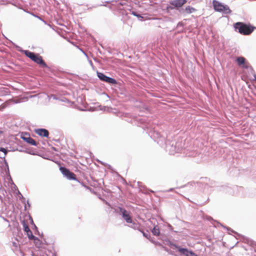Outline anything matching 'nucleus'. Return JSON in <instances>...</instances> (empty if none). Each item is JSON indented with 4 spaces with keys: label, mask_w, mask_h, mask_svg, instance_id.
I'll list each match as a JSON object with an SVG mask.
<instances>
[{
    "label": "nucleus",
    "mask_w": 256,
    "mask_h": 256,
    "mask_svg": "<svg viewBox=\"0 0 256 256\" xmlns=\"http://www.w3.org/2000/svg\"><path fill=\"white\" fill-rule=\"evenodd\" d=\"M168 253L172 256H178V255L176 254H175V252L174 250H169V252H168Z\"/></svg>",
    "instance_id": "f704fd0d"
},
{
    "label": "nucleus",
    "mask_w": 256,
    "mask_h": 256,
    "mask_svg": "<svg viewBox=\"0 0 256 256\" xmlns=\"http://www.w3.org/2000/svg\"><path fill=\"white\" fill-rule=\"evenodd\" d=\"M221 226H222L224 228H226L228 232V234H230V232H233V233H236V234H237V232H236L235 231H234L233 230H232L231 228H229V227H228V226H224V225L220 224Z\"/></svg>",
    "instance_id": "bb28decb"
},
{
    "label": "nucleus",
    "mask_w": 256,
    "mask_h": 256,
    "mask_svg": "<svg viewBox=\"0 0 256 256\" xmlns=\"http://www.w3.org/2000/svg\"><path fill=\"white\" fill-rule=\"evenodd\" d=\"M80 50H82V52L84 54V55H85V56H86L88 58V54H86L84 51H83V50H82V49H80Z\"/></svg>",
    "instance_id": "5fc2aeb1"
},
{
    "label": "nucleus",
    "mask_w": 256,
    "mask_h": 256,
    "mask_svg": "<svg viewBox=\"0 0 256 256\" xmlns=\"http://www.w3.org/2000/svg\"><path fill=\"white\" fill-rule=\"evenodd\" d=\"M60 170L64 176L69 180H74L80 182L83 186H85L83 182H80L76 176V175L71 172L69 169L64 166H60Z\"/></svg>",
    "instance_id": "0eeeda50"
},
{
    "label": "nucleus",
    "mask_w": 256,
    "mask_h": 256,
    "mask_svg": "<svg viewBox=\"0 0 256 256\" xmlns=\"http://www.w3.org/2000/svg\"><path fill=\"white\" fill-rule=\"evenodd\" d=\"M89 62H90V64L92 66H93V63H92V61L91 60H89Z\"/></svg>",
    "instance_id": "13d9d810"
},
{
    "label": "nucleus",
    "mask_w": 256,
    "mask_h": 256,
    "mask_svg": "<svg viewBox=\"0 0 256 256\" xmlns=\"http://www.w3.org/2000/svg\"><path fill=\"white\" fill-rule=\"evenodd\" d=\"M0 158L3 160L4 164V166L6 168V173L8 172L9 174L10 171H9L8 163L6 160V158H4V156H0Z\"/></svg>",
    "instance_id": "412c9836"
},
{
    "label": "nucleus",
    "mask_w": 256,
    "mask_h": 256,
    "mask_svg": "<svg viewBox=\"0 0 256 256\" xmlns=\"http://www.w3.org/2000/svg\"><path fill=\"white\" fill-rule=\"evenodd\" d=\"M236 31L243 35H249L252 34L256 28L250 24H246L242 22H237L234 24Z\"/></svg>",
    "instance_id": "7ed1b4c3"
},
{
    "label": "nucleus",
    "mask_w": 256,
    "mask_h": 256,
    "mask_svg": "<svg viewBox=\"0 0 256 256\" xmlns=\"http://www.w3.org/2000/svg\"><path fill=\"white\" fill-rule=\"evenodd\" d=\"M139 232H142V236L144 234V233L146 232L144 229L140 227V226L138 228V230Z\"/></svg>",
    "instance_id": "58836bf2"
},
{
    "label": "nucleus",
    "mask_w": 256,
    "mask_h": 256,
    "mask_svg": "<svg viewBox=\"0 0 256 256\" xmlns=\"http://www.w3.org/2000/svg\"><path fill=\"white\" fill-rule=\"evenodd\" d=\"M96 76L99 80L102 82L104 81L105 78L107 76L104 73L98 71L96 72Z\"/></svg>",
    "instance_id": "aec40b11"
},
{
    "label": "nucleus",
    "mask_w": 256,
    "mask_h": 256,
    "mask_svg": "<svg viewBox=\"0 0 256 256\" xmlns=\"http://www.w3.org/2000/svg\"><path fill=\"white\" fill-rule=\"evenodd\" d=\"M250 66H251L250 65V63L246 61L244 64L242 65L241 67L244 69H248Z\"/></svg>",
    "instance_id": "cd10ccee"
},
{
    "label": "nucleus",
    "mask_w": 256,
    "mask_h": 256,
    "mask_svg": "<svg viewBox=\"0 0 256 256\" xmlns=\"http://www.w3.org/2000/svg\"><path fill=\"white\" fill-rule=\"evenodd\" d=\"M114 212L120 216H121L122 218L127 223H132V216L130 214V212L127 210L126 209L122 206H117L114 208Z\"/></svg>",
    "instance_id": "423d86ee"
},
{
    "label": "nucleus",
    "mask_w": 256,
    "mask_h": 256,
    "mask_svg": "<svg viewBox=\"0 0 256 256\" xmlns=\"http://www.w3.org/2000/svg\"><path fill=\"white\" fill-rule=\"evenodd\" d=\"M236 62L238 66L241 67L246 62V59L244 56H238L236 58Z\"/></svg>",
    "instance_id": "dca6fc26"
},
{
    "label": "nucleus",
    "mask_w": 256,
    "mask_h": 256,
    "mask_svg": "<svg viewBox=\"0 0 256 256\" xmlns=\"http://www.w3.org/2000/svg\"><path fill=\"white\" fill-rule=\"evenodd\" d=\"M20 52L24 54L28 58H30L31 60L34 58L36 53L30 52L28 50H20Z\"/></svg>",
    "instance_id": "2eb2a0df"
},
{
    "label": "nucleus",
    "mask_w": 256,
    "mask_h": 256,
    "mask_svg": "<svg viewBox=\"0 0 256 256\" xmlns=\"http://www.w3.org/2000/svg\"><path fill=\"white\" fill-rule=\"evenodd\" d=\"M188 256H198V255L193 250H190Z\"/></svg>",
    "instance_id": "7c9ffc66"
},
{
    "label": "nucleus",
    "mask_w": 256,
    "mask_h": 256,
    "mask_svg": "<svg viewBox=\"0 0 256 256\" xmlns=\"http://www.w3.org/2000/svg\"><path fill=\"white\" fill-rule=\"evenodd\" d=\"M216 188V182H210V184H206L205 186H204V188L205 189L207 188L208 190L209 188H210V193L212 192V188Z\"/></svg>",
    "instance_id": "6ab92c4d"
},
{
    "label": "nucleus",
    "mask_w": 256,
    "mask_h": 256,
    "mask_svg": "<svg viewBox=\"0 0 256 256\" xmlns=\"http://www.w3.org/2000/svg\"><path fill=\"white\" fill-rule=\"evenodd\" d=\"M103 94H106V96H108V98H110V97L109 96H108V94H106L105 92H104V93H103Z\"/></svg>",
    "instance_id": "bf43d9fd"
},
{
    "label": "nucleus",
    "mask_w": 256,
    "mask_h": 256,
    "mask_svg": "<svg viewBox=\"0 0 256 256\" xmlns=\"http://www.w3.org/2000/svg\"><path fill=\"white\" fill-rule=\"evenodd\" d=\"M34 16L38 18V19H40V20L42 21L46 24H48L49 26L52 27V26L50 24H47V22L45 21L44 20H43L42 18L40 16L35 15L34 14H32Z\"/></svg>",
    "instance_id": "c85d7f7f"
},
{
    "label": "nucleus",
    "mask_w": 256,
    "mask_h": 256,
    "mask_svg": "<svg viewBox=\"0 0 256 256\" xmlns=\"http://www.w3.org/2000/svg\"><path fill=\"white\" fill-rule=\"evenodd\" d=\"M139 232H142V236L144 234V233L146 232L144 229L140 227V226L138 228V230Z\"/></svg>",
    "instance_id": "e433bc0d"
},
{
    "label": "nucleus",
    "mask_w": 256,
    "mask_h": 256,
    "mask_svg": "<svg viewBox=\"0 0 256 256\" xmlns=\"http://www.w3.org/2000/svg\"><path fill=\"white\" fill-rule=\"evenodd\" d=\"M6 148H2V147H0V152H6Z\"/></svg>",
    "instance_id": "09e8293b"
},
{
    "label": "nucleus",
    "mask_w": 256,
    "mask_h": 256,
    "mask_svg": "<svg viewBox=\"0 0 256 256\" xmlns=\"http://www.w3.org/2000/svg\"><path fill=\"white\" fill-rule=\"evenodd\" d=\"M94 60L96 61V58H94Z\"/></svg>",
    "instance_id": "69168bd1"
},
{
    "label": "nucleus",
    "mask_w": 256,
    "mask_h": 256,
    "mask_svg": "<svg viewBox=\"0 0 256 256\" xmlns=\"http://www.w3.org/2000/svg\"><path fill=\"white\" fill-rule=\"evenodd\" d=\"M252 75H253L254 78V79L252 80V81H254V82H256V74H252Z\"/></svg>",
    "instance_id": "603ef678"
},
{
    "label": "nucleus",
    "mask_w": 256,
    "mask_h": 256,
    "mask_svg": "<svg viewBox=\"0 0 256 256\" xmlns=\"http://www.w3.org/2000/svg\"><path fill=\"white\" fill-rule=\"evenodd\" d=\"M50 98H52L54 100H58V98L56 97V96L54 94H51L50 96Z\"/></svg>",
    "instance_id": "c03bdc74"
},
{
    "label": "nucleus",
    "mask_w": 256,
    "mask_h": 256,
    "mask_svg": "<svg viewBox=\"0 0 256 256\" xmlns=\"http://www.w3.org/2000/svg\"><path fill=\"white\" fill-rule=\"evenodd\" d=\"M143 236L148 240L150 238V234L148 230L146 231V232L144 233Z\"/></svg>",
    "instance_id": "2f4dec72"
},
{
    "label": "nucleus",
    "mask_w": 256,
    "mask_h": 256,
    "mask_svg": "<svg viewBox=\"0 0 256 256\" xmlns=\"http://www.w3.org/2000/svg\"><path fill=\"white\" fill-rule=\"evenodd\" d=\"M26 202H27V204H28V206L30 207V204L28 200H27Z\"/></svg>",
    "instance_id": "6e6d98bb"
},
{
    "label": "nucleus",
    "mask_w": 256,
    "mask_h": 256,
    "mask_svg": "<svg viewBox=\"0 0 256 256\" xmlns=\"http://www.w3.org/2000/svg\"><path fill=\"white\" fill-rule=\"evenodd\" d=\"M10 150H8L7 148L6 150V152H4L3 153H4V155L3 156H4V158L6 157V156L8 152H10Z\"/></svg>",
    "instance_id": "a18cd8bd"
},
{
    "label": "nucleus",
    "mask_w": 256,
    "mask_h": 256,
    "mask_svg": "<svg viewBox=\"0 0 256 256\" xmlns=\"http://www.w3.org/2000/svg\"><path fill=\"white\" fill-rule=\"evenodd\" d=\"M132 224L129 226L134 230H138L139 227L140 226V224H136L132 220V222L130 223Z\"/></svg>",
    "instance_id": "b1692460"
},
{
    "label": "nucleus",
    "mask_w": 256,
    "mask_h": 256,
    "mask_svg": "<svg viewBox=\"0 0 256 256\" xmlns=\"http://www.w3.org/2000/svg\"><path fill=\"white\" fill-rule=\"evenodd\" d=\"M30 224L32 225H33V226H34V224H34V222L33 220H32V218L31 216H30Z\"/></svg>",
    "instance_id": "79ce46f5"
},
{
    "label": "nucleus",
    "mask_w": 256,
    "mask_h": 256,
    "mask_svg": "<svg viewBox=\"0 0 256 256\" xmlns=\"http://www.w3.org/2000/svg\"><path fill=\"white\" fill-rule=\"evenodd\" d=\"M154 242V244L156 245V246H160L161 247H162V246H163L162 244V243H160V242H157V241H156V242Z\"/></svg>",
    "instance_id": "ea45409f"
},
{
    "label": "nucleus",
    "mask_w": 256,
    "mask_h": 256,
    "mask_svg": "<svg viewBox=\"0 0 256 256\" xmlns=\"http://www.w3.org/2000/svg\"><path fill=\"white\" fill-rule=\"evenodd\" d=\"M174 190V188H170V189L166 190L165 192H172Z\"/></svg>",
    "instance_id": "8fccbe9b"
},
{
    "label": "nucleus",
    "mask_w": 256,
    "mask_h": 256,
    "mask_svg": "<svg viewBox=\"0 0 256 256\" xmlns=\"http://www.w3.org/2000/svg\"><path fill=\"white\" fill-rule=\"evenodd\" d=\"M35 132L38 136L42 137L48 138L49 132L48 130L44 128H39L35 129Z\"/></svg>",
    "instance_id": "f8f14e48"
},
{
    "label": "nucleus",
    "mask_w": 256,
    "mask_h": 256,
    "mask_svg": "<svg viewBox=\"0 0 256 256\" xmlns=\"http://www.w3.org/2000/svg\"><path fill=\"white\" fill-rule=\"evenodd\" d=\"M139 232H142V236L144 234V233L146 232L144 229L140 227V226L138 228V230Z\"/></svg>",
    "instance_id": "4c0bfd02"
},
{
    "label": "nucleus",
    "mask_w": 256,
    "mask_h": 256,
    "mask_svg": "<svg viewBox=\"0 0 256 256\" xmlns=\"http://www.w3.org/2000/svg\"><path fill=\"white\" fill-rule=\"evenodd\" d=\"M52 150L55 152H58V149L55 147H52Z\"/></svg>",
    "instance_id": "864d4df0"
},
{
    "label": "nucleus",
    "mask_w": 256,
    "mask_h": 256,
    "mask_svg": "<svg viewBox=\"0 0 256 256\" xmlns=\"http://www.w3.org/2000/svg\"><path fill=\"white\" fill-rule=\"evenodd\" d=\"M105 203H106V204H109L106 201Z\"/></svg>",
    "instance_id": "0e129e2a"
},
{
    "label": "nucleus",
    "mask_w": 256,
    "mask_h": 256,
    "mask_svg": "<svg viewBox=\"0 0 256 256\" xmlns=\"http://www.w3.org/2000/svg\"><path fill=\"white\" fill-rule=\"evenodd\" d=\"M18 50L19 52H20V50H23L22 48H20V46H18Z\"/></svg>",
    "instance_id": "4d7b16f0"
},
{
    "label": "nucleus",
    "mask_w": 256,
    "mask_h": 256,
    "mask_svg": "<svg viewBox=\"0 0 256 256\" xmlns=\"http://www.w3.org/2000/svg\"><path fill=\"white\" fill-rule=\"evenodd\" d=\"M196 10L194 8L188 6L185 8H184L183 10H181V14H182L184 16H186V14H192L194 12H196Z\"/></svg>",
    "instance_id": "4468645a"
},
{
    "label": "nucleus",
    "mask_w": 256,
    "mask_h": 256,
    "mask_svg": "<svg viewBox=\"0 0 256 256\" xmlns=\"http://www.w3.org/2000/svg\"><path fill=\"white\" fill-rule=\"evenodd\" d=\"M160 239L162 240L164 244L168 246L172 250L178 252L180 256H188L190 252V249L188 248L181 247L176 244L174 243L165 236L160 238Z\"/></svg>",
    "instance_id": "f03ea898"
},
{
    "label": "nucleus",
    "mask_w": 256,
    "mask_h": 256,
    "mask_svg": "<svg viewBox=\"0 0 256 256\" xmlns=\"http://www.w3.org/2000/svg\"><path fill=\"white\" fill-rule=\"evenodd\" d=\"M170 230L172 229V226H170Z\"/></svg>",
    "instance_id": "e2e57ef3"
},
{
    "label": "nucleus",
    "mask_w": 256,
    "mask_h": 256,
    "mask_svg": "<svg viewBox=\"0 0 256 256\" xmlns=\"http://www.w3.org/2000/svg\"><path fill=\"white\" fill-rule=\"evenodd\" d=\"M150 192L152 193H154V192L152 190H150Z\"/></svg>",
    "instance_id": "052dcab7"
},
{
    "label": "nucleus",
    "mask_w": 256,
    "mask_h": 256,
    "mask_svg": "<svg viewBox=\"0 0 256 256\" xmlns=\"http://www.w3.org/2000/svg\"><path fill=\"white\" fill-rule=\"evenodd\" d=\"M165 251L167 252H169V249L166 248V246H162V247Z\"/></svg>",
    "instance_id": "37998d69"
},
{
    "label": "nucleus",
    "mask_w": 256,
    "mask_h": 256,
    "mask_svg": "<svg viewBox=\"0 0 256 256\" xmlns=\"http://www.w3.org/2000/svg\"><path fill=\"white\" fill-rule=\"evenodd\" d=\"M148 134L161 147L165 146L166 150L170 154L172 155L175 153L181 152L182 149V142L166 140L165 136L161 134L155 128L150 132Z\"/></svg>",
    "instance_id": "f257e3e1"
},
{
    "label": "nucleus",
    "mask_w": 256,
    "mask_h": 256,
    "mask_svg": "<svg viewBox=\"0 0 256 256\" xmlns=\"http://www.w3.org/2000/svg\"><path fill=\"white\" fill-rule=\"evenodd\" d=\"M213 8L214 11L218 12H222L224 14H231L232 10L229 6L217 0H213L212 2Z\"/></svg>",
    "instance_id": "20e7f679"
},
{
    "label": "nucleus",
    "mask_w": 256,
    "mask_h": 256,
    "mask_svg": "<svg viewBox=\"0 0 256 256\" xmlns=\"http://www.w3.org/2000/svg\"><path fill=\"white\" fill-rule=\"evenodd\" d=\"M32 60L39 64L41 67L50 68V67L42 59V56H40L38 54H36Z\"/></svg>",
    "instance_id": "9d476101"
},
{
    "label": "nucleus",
    "mask_w": 256,
    "mask_h": 256,
    "mask_svg": "<svg viewBox=\"0 0 256 256\" xmlns=\"http://www.w3.org/2000/svg\"><path fill=\"white\" fill-rule=\"evenodd\" d=\"M193 184H194V182H190L186 184H184V185L181 186L180 188H184L186 186H193Z\"/></svg>",
    "instance_id": "c756f323"
},
{
    "label": "nucleus",
    "mask_w": 256,
    "mask_h": 256,
    "mask_svg": "<svg viewBox=\"0 0 256 256\" xmlns=\"http://www.w3.org/2000/svg\"><path fill=\"white\" fill-rule=\"evenodd\" d=\"M248 72L252 74H255V72H254V68H252V66H250L249 68L248 69Z\"/></svg>",
    "instance_id": "473e14b6"
},
{
    "label": "nucleus",
    "mask_w": 256,
    "mask_h": 256,
    "mask_svg": "<svg viewBox=\"0 0 256 256\" xmlns=\"http://www.w3.org/2000/svg\"><path fill=\"white\" fill-rule=\"evenodd\" d=\"M122 180V182H123V184H126V180H125V179L124 178H123L122 177L120 176Z\"/></svg>",
    "instance_id": "3c124183"
},
{
    "label": "nucleus",
    "mask_w": 256,
    "mask_h": 256,
    "mask_svg": "<svg viewBox=\"0 0 256 256\" xmlns=\"http://www.w3.org/2000/svg\"><path fill=\"white\" fill-rule=\"evenodd\" d=\"M139 232H142V236L144 234V233L146 232L144 229L140 227V226L138 228V230Z\"/></svg>",
    "instance_id": "c9c22d12"
},
{
    "label": "nucleus",
    "mask_w": 256,
    "mask_h": 256,
    "mask_svg": "<svg viewBox=\"0 0 256 256\" xmlns=\"http://www.w3.org/2000/svg\"><path fill=\"white\" fill-rule=\"evenodd\" d=\"M18 193L20 195V198L22 199L24 201H25V198L23 196L20 194V192L18 191Z\"/></svg>",
    "instance_id": "de8ad7c7"
},
{
    "label": "nucleus",
    "mask_w": 256,
    "mask_h": 256,
    "mask_svg": "<svg viewBox=\"0 0 256 256\" xmlns=\"http://www.w3.org/2000/svg\"><path fill=\"white\" fill-rule=\"evenodd\" d=\"M26 235L30 240H32L33 238H36V236H34L31 230H29L28 232L27 231V232H26Z\"/></svg>",
    "instance_id": "393cba45"
},
{
    "label": "nucleus",
    "mask_w": 256,
    "mask_h": 256,
    "mask_svg": "<svg viewBox=\"0 0 256 256\" xmlns=\"http://www.w3.org/2000/svg\"><path fill=\"white\" fill-rule=\"evenodd\" d=\"M184 24L182 22H180L178 23L176 27H183L184 26Z\"/></svg>",
    "instance_id": "72a5a7b5"
},
{
    "label": "nucleus",
    "mask_w": 256,
    "mask_h": 256,
    "mask_svg": "<svg viewBox=\"0 0 256 256\" xmlns=\"http://www.w3.org/2000/svg\"><path fill=\"white\" fill-rule=\"evenodd\" d=\"M132 14L138 18V20H144V16L139 13L138 12L134 10H128V11L126 12V15Z\"/></svg>",
    "instance_id": "ddd939ff"
},
{
    "label": "nucleus",
    "mask_w": 256,
    "mask_h": 256,
    "mask_svg": "<svg viewBox=\"0 0 256 256\" xmlns=\"http://www.w3.org/2000/svg\"><path fill=\"white\" fill-rule=\"evenodd\" d=\"M99 162L100 164H103L104 166H106L110 170L112 171V173L116 174L118 176H120V175L118 174V173L110 164L103 162L100 160H99Z\"/></svg>",
    "instance_id": "a211bd4d"
},
{
    "label": "nucleus",
    "mask_w": 256,
    "mask_h": 256,
    "mask_svg": "<svg viewBox=\"0 0 256 256\" xmlns=\"http://www.w3.org/2000/svg\"><path fill=\"white\" fill-rule=\"evenodd\" d=\"M4 220H5V221H6V222H8V221L6 218H4Z\"/></svg>",
    "instance_id": "680f3d73"
},
{
    "label": "nucleus",
    "mask_w": 256,
    "mask_h": 256,
    "mask_svg": "<svg viewBox=\"0 0 256 256\" xmlns=\"http://www.w3.org/2000/svg\"><path fill=\"white\" fill-rule=\"evenodd\" d=\"M22 224L24 232H27V231L28 232L30 230L24 220H22Z\"/></svg>",
    "instance_id": "4be33fe9"
},
{
    "label": "nucleus",
    "mask_w": 256,
    "mask_h": 256,
    "mask_svg": "<svg viewBox=\"0 0 256 256\" xmlns=\"http://www.w3.org/2000/svg\"><path fill=\"white\" fill-rule=\"evenodd\" d=\"M150 231L152 234L156 236H158L160 234V228L158 225L154 226L152 228L150 229Z\"/></svg>",
    "instance_id": "f3484780"
},
{
    "label": "nucleus",
    "mask_w": 256,
    "mask_h": 256,
    "mask_svg": "<svg viewBox=\"0 0 256 256\" xmlns=\"http://www.w3.org/2000/svg\"><path fill=\"white\" fill-rule=\"evenodd\" d=\"M36 238H33L32 240H34L36 246L40 247L42 242L38 237L36 236Z\"/></svg>",
    "instance_id": "a878e982"
},
{
    "label": "nucleus",
    "mask_w": 256,
    "mask_h": 256,
    "mask_svg": "<svg viewBox=\"0 0 256 256\" xmlns=\"http://www.w3.org/2000/svg\"><path fill=\"white\" fill-rule=\"evenodd\" d=\"M24 152L28 154H32V155H36V154L32 151H27V150H26L24 151Z\"/></svg>",
    "instance_id": "a19ab883"
},
{
    "label": "nucleus",
    "mask_w": 256,
    "mask_h": 256,
    "mask_svg": "<svg viewBox=\"0 0 256 256\" xmlns=\"http://www.w3.org/2000/svg\"><path fill=\"white\" fill-rule=\"evenodd\" d=\"M104 3L106 4H110V6H106L104 4H100L99 5V6H107L110 9H112V6H116V8L118 9H121V6H124L126 3L122 2H119V0H108V1H106Z\"/></svg>",
    "instance_id": "1a4fd4ad"
},
{
    "label": "nucleus",
    "mask_w": 256,
    "mask_h": 256,
    "mask_svg": "<svg viewBox=\"0 0 256 256\" xmlns=\"http://www.w3.org/2000/svg\"><path fill=\"white\" fill-rule=\"evenodd\" d=\"M0 156H2V154H1V155L0 154Z\"/></svg>",
    "instance_id": "338daca9"
},
{
    "label": "nucleus",
    "mask_w": 256,
    "mask_h": 256,
    "mask_svg": "<svg viewBox=\"0 0 256 256\" xmlns=\"http://www.w3.org/2000/svg\"><path fill=\"white\" fill-rule=\"evenodd\" d=\"M32 229L34 230V234L36 235H38L40 236V238H42L44 236V234L42 233L40 234V233L38 227L36 226V224H34V226L32 228Z\"/></svg>",
    "instance_id": "5701e85b"
},
{
    "label": "nucleus",
    "mask_w": 256,
    "mask_h": 256,
    "mask_svg": "<svg viewBox=\"0 0 256 256\" xmlns=\"http://www.w3.org/2000/svg\"><path fill=\"white\" fill-rule=\"evenodd\" d=\"M188 2V0H172L169 2V5L166 8L167 11L170 10H176L180 14L181 10L184 9L183 6Z\"/></svg>",
    "instance_id": "39448f33"
},
{
    "label": "nucleus",
    "mask_w": 256,
    "mask_h": 256,
    "mask_svg": "<svg viewBox=\"0 0 256 256\" xmlns=\"http://www.w3.org/2000/svg\"><path fill=\"white\" fill-rule=\"evenodd\" d=\"M20 138L24 142L32 146H37L38 144V142L30 137V134L28 132H22Z\"/></svg>",
    "instance_id": "6e6552de"
},
{
    "label": "nucleus",
    "mask_w": 256,
    "mask_h": 256,
    "mask_svg": "<svg viewBox=\"0 0 256 256\" xmlns=\"http://www.w3.org/2000/svg\"><path fill=\"white\" fill-rule=\"evenodd\" d=\"M151 242H152V244H154V242H156V240H154L153 238H152L151 236L150 238H149L148 239Z\"/></svg>",
    "instance_id": "49530a36"
},
{
    "label": "nucleus",
    "mask_w": 256,
    "mask_h": 256,
    "mask_svg": "<svg viewBox=\"0 0 256 256\" xmlns=\"http://www.w3.org/2000/svg\"><path fill=\"white\" fill-rule=\"evenodd\" d=\"M104 82H106L116 88H119L121 84L118 82L115 78L106 76Z\"/></svg>",
    "instance_id": "9b49d317"
}]
</instances>
